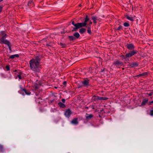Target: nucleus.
Instances as JSON below:
<instances>
[{
    "mask_svg": "<svg viewBox=\"0 0 153 153\" xmlns=\"http://www.w3.org/2000/svg\"><path fill=\"white\" fill-rule=\"evenodd\" d=\"M69 38L71 40H72L74 39V37L72 36H69Z\"/></svg>",
    "mask_w": 153,
    "mask_h": 153,
    "instance_id": "nucleus-26",
    "label": "nucleus"
},
{
    "mask_svg": "<svg viewBox=\"0 0 153 153\" xmlns=\"http://www.w3.org/2000/svg\"><path fill=\"white\" fill-rule=\"evenodd\" d=\"M79 6H81V4H80V5H79Z\"/></svg>",
    "mask_w": 153,
    "mask_h": 153,
    "instance_id": "nucleus-46",
    "label": "nucleus"
},
{
    "mask_svg": "<svg viewBox=\"0 0 153 153\" xmlns=\"http://www.w3.org/2000/svg\"><path fill=\"white\" fill-rule=\"evenodd\" d=\"M92 108H93V109H94V107H92Z\"/></svg>",
    "mask_w": 153,
    "mask_h": 153,
    "instance_id": "nucleus-43",
    "label": "nucleus"
},
{
    "mask_svg": "<svg viewBox=\"0 0 153 153\" xmlns=\"http://www.w3.org/2000/svg\"><path fill=\"white\" fill-rule=\"evenodd\" d=\"M148 101V99H145L143 101L142 104L140 106H142V105H145V104H146V103Z\"/></svg>",
    "mask_w": 153,
    "mask_h": 153,
    "instance_id": "nucleus-11",
    "label": "nucleus"
},
{
    "mask_svg": "<svg viewBox=\"0 0 153 153\" xmlns=\"http://www.w3.org/2000/svg\"><path fill=\"white\" fill-rule=\"evenodd\" d=\"M92 19L93 20L95 24L97 22V21H99V19L95 16H93L92 17Z\"/></svg>",
    "mask_w": 153,
    "mask_h": 153,
    "instance_id": "nucleus-10",
    "label": "nucleus"
},
{
    "mask_svg": "<svg viewBox=\"0 0 153 153\" xmlns=\"http://www.w3.org/2000/svg\"><path fill=\"white\" fill-rule=\"evenodd\" d=\"M22 90L23 91L25 94L27 95H29L30 94V93L29 91H26L25 89H22Z\"/></svg>",
    "mask_w": 153,
    "mask_h": 153,
    "instance_id": "nucleus-14",
    "label": "nucleus"
},
{
    "mask_svg": "<svg viewBox=\"0 0 153 153\" xmlns=\"http://www.w3.org/2000/svg\"><path fill=\"white\" fill-rule=\"evenodd\" d=\"M124 25L126 27H128L129 26V24L127 22H125L124 24Z\"/></svg>",
    "mask_w": 153,
    "mask_h": 153,
    "instance_id": "nucleus-27",
    "label": "nucleus"
},
{
    "mask_svg": "<svg viewBox=\"0 0 153 153\" xmlns=\"http://www.w3.org/2000/svg\"><path fill=\"white\" fill-rule=\"evenodd\" d=\"M93 115L92 114H86L85 115L86 118L87 119H89L93 117Z\"/></svg>",
    "mask_w": 153,
    "mask_h": 153,
    "instance_id": "nucleus-9",
    "label": "nucleus"
},
{
    "mask_svg": "<svg viewBox=\"0 0 153 153\" xmlns=\"http://www.w3.org/2000/svg\"><path fill=\"white\" fill-rule=\"evenodd\" d=\"M72 24L75 27H77V23L75 24L74 21L72 22Z\"/></svg>",
    "mask_w": 153,
    "mask_h": 153,
    "instance_id": "nucleus-31",
    "label": "nucleus"
},
{
    "mask_svg": "<svg viewBox=\"0 0 153 153\" xmlns=\"http://www.w3.org/2000/svg\"><path fill=\"white\" fill-rule=\"evenodd\" d=\"M147 74V73L145 72L142 74H140L138 75V76H145Z\"/></svg>",
    "mask_w": 153,
    "mask_h": 153,
    "instance_id": "nucleus-20",
    "label": "nucleus"
},
{
    "mask_svg": "<svg viewBox=\"0 0 153 153\" xmlns=\"http://www.w3.org/2000/svg\"><path fill=\"white\" fill-rule=\"evenodd\" d=\"M92 100L94 101H99V97L97 96H94L92 97Z\"/></svg>",
    "mask_w": 153,
    "mask_h": 153,
    "instance_id": "nucleus-13",
    "label": "nucleus"
},
{
    "mask_svg": "<svg viewBox=\"0 0 153 153\" xmlns=\"http://www.w3.org/2000/svg\"><path fill=\"white\" fill-rule=\"evenodd\" d=\"M86 31V29L84 28H81L80 30H79V33H81L82 34L84 33Z\"/></svg>",
    "mask_w": 153,
    "mask_h": 153,
    "instance_id": "nucleus-17",
    "label": "nucleus"
},
{
    "mask_svg": "<svg viewBox=\"0 0 153 153\" xmlns=\"http://www.w3.org/2000/svg\"><path fill=\"white\" fill-rule=\"evenodd\" d=\"M136 53L137 51H131L129 52V53L126 54L124 58H128L131 57V56L135 54Z\"/></svg>",
    "mask_w": 153,
    "mask_h": 153,
    "instance_id": "nucleus-3",
    "label": "nucleus"
},
{
    "mask_svg": "<svg viewBox=\"0 0 153 153\" xmlns=\"http://www.w3.org/2000/svg\"><path fill=\"white\" fill-rule=\"evenodd\" d=\"M83 86H86L88 85V81L87 79L84 80L82 82Z\"/></svg>",
    "mask_w": 153,
    "mask_h": 153,
    "instance_id": "nucleus-7",
    "label": "nucleus"
},
{
    "mask_svg": "<svg viewBox=\"0 0 153 153\" xmlns=\"http://www.w3.org/2000/svg\"><path fill=\"white\" fill-rule=\"evenodd\" d=\"M137 66V63H134L132 64L131 65V66L132 67H136Z\"/></svg>",
    "mask_w": 153,
    "mask_h": 153,
    "instance_id": "nucleus-25",
    "label": "nucleus"
},
{
    "mask_svg": "<svg viewBox=\"0 0 153 153\" xmlns=\"http://www.w3.org/2000/svg\"><path fill=\"white\" fill-rule=\"evenodd\" d=\"M2 37L0 40V42L1 44H4L7 45L8 46L9 49L10 50V43L7 40H5V39L6 37V35L5 34L4 32H2Z\"/></svg>",
    "mask_w": 153,
    "mask_h": 153,
    "instance_id": "nucleus-2",
    "label": "nucleus"
},
{
    "mask_svg": "<svg viewBox=\"0 0 153 153\" xmlns=\"http://www.w3.org/2000/svg\"><path fill=\"white\" fill-rule=\"evenodd\" d=\"M77 120V118H75L72 120L71 123L74 124H77L78 123Z\"/></svg>",
    "mask_w": 153,
    "mask_h": 153,
    "instance_id": "nucleus-12",
    "label": "nucleus"
},
{
    "mask_svg": "<svg viewBox=\"0 0 153 153\" xmlns=\"http://www.w3.org/2000/svg\"><path fill=\"white\" fill-rule=\"evenodd\" d=\"M87 25V23H86L85 22L83 23H77V27L78 28H80L82 27H85Z\"/></svg>",
    "mask_w": 153,
    "mask_h": 153,
    "instance_id": "nucleus-4",
    "label": "nucleus"
},
{
    "mask_svg": "<svg viewBox=\"0 0 153 153\" xmlns=\"http://www.w3.org/2000/svg\"><path fill=\"white\" fill-rule=\"evenodd\" d=\"M88 32L89 33H91V28L90 27H88V30H87Z\"/></svg>",
    "mask_w": 153,
    "mask_h": 153,
    "instance_id": "nucleus-30",
    "label": "nucleus"
},
{
    "mask_svg": "<svg viewBox=\"0 0 153 153\" xmlns=\"http://www.w3.org/2000/svg\"><path fill=\"white\" fill-rule=\"evenodd\" d=\"M114 63L116 65H122V62H120L119 61H116V62H114Z\"/></svg>",
    "mask_w": 153,
    "mask_h": 153,
    "instance_id": "nucleus-22",
    "label": "nucleus"
},
{
    "mask_svg": "<svg viewBox=\"0 0 153 153\" xmlns=\"http://www.w3.org/2000/svg\"><path fill=\"white\" fill-rule=\"evenodd\" d=\"M2 32H3L2 31ZM1 34H2V32H1ZM2 36V35H1V36Z\"/></svg>",
    "mask_w": 153,
    "mask_h": 153,
    "instance_id": "nucleus-42",
    "label": "nucleus"
},
{
    "mask_svg": "<svg viewBox=\"0 0 153 153\" xmlns=\"http://www.w3.org/2000/svg\"><path fill=\"white\" fill-rule=\"evenodd\" d=\"M18 76L19 79H22V77L20 75H18Z\"/></svg>",
    "mask_w": 153,
    "mask_h": 153,
    "instance_id": "nucleus-36",
    "label": "nucleus"
},
{
    "mask_svg": "<svg viewBox=\"0 0 153 153\" xmlns=\"http://www.w3.org/2000/svg\"><path fill=\"white\" fill-rule=\"evenodd\" d=\"M71 114L72 113L71 110L69 109H68L65 112V115L66 117H69Z\"/></svg>",
    "mask_w": 153,
    "mask_h": 153,
    "instance_id": "nucleus-5",
    "label": "nucleus"
},
{
    "mask_svg": "<svg viewBox=\"0 0 153 153\" xmlns=\"http://www.w3.org/2000/svg\"><path fill=\"white\" fill-rule=\"evenodd\" d=\"M126 17L128 19L131 21H133L135 17L134 16H129L128 15H126Z\"/></svg>",
    "mask_w": 153,
    "mask_h": 153,
    "instance_id": "nucleus-6",
    "label": "nucleus"
},
{
    "mask_svg": "<svg viewBox=\"0 0 153 153\" xmlns=\"http://www.w3.org/2000/svg\"><path fill=\"white\" fill-rule=\"evenodd\" d=\"M33 3L32 0H30L28 2V6H30Z\"/></svg>",
    "mask_w": 153,
    "mask_h": 153,
    "instance_id": "nucleus-23",
    "label": "nucleus"
},
{
    "mask_svg": "<svg viewBox=\"0 0 153 153\" xmlns=\"http://www.w3.org/2000/svg\"><path fill=\"white\" fill-rule=\"evenodd\" d=\"M92 23V22H91L90 21L89 24V25L91 26V25Z\"/></svg>",
    "mask_w": 153,
    "mask_h": 153,
    "instance_id": "nucleus-39",
    "label": "nucleus"
},
{
    "mask_svg": "<svg viewBox=\"0 0 153 153\" xmlns=\"http://www.w3.org/2000/svg\"><path fill=\"white\" fill-rule=\"evenodd\" d=\"M108 98L106 97H99V101L105 100H107Z\"/></svg>",
    "mask_w": 153,
    "mask_h": 153,
    "instance_id": "nucleus-16",
    "label": "nucleus"
},
{
    "mask_svg": "<svg viewBox=\"0 0 153 153\" xmlns=\"http://www.w3.org/2000/svg\"><path fill=\"white\" fill-rule=\"evenodd\" d=\"M74 36L76 38H78L79 37L80 35L79 33L77 32L74 34Z\"/></svg>",
    "mask_w": 153,
    "mask_h": 153,
    "instance_id": "nucleus-19",
    "label": "nucleus"
},
{
    "mask_svg": "<svg viewBox=\"0 0 153 153\" xmlns=\"http://www.w3.org/2000/svg\"><path fill=\"white\" fill-rule=\"evenodd\" d=\"M122 28V26H119L118 28L117 29V30H120Z\"/></svg>",
    "mask_w": 153,
    "mask_h": 153,
    "instance_id": "nucleus-34",
    "label": "nucleus"
},
{
    "mask_svg": "<svg viewBox=\"0 0 153 153\" xmlns=\"http://www.w3.org/2000/svg\"><path fill=\"white\" fill-rule=\"evenodd\" d=\"M59 44L62 48H64L66 47V45L65 44L60 42Z\"/></svg>",
    "mask_w": 153,
    "mask_h": 153,
    "instance_id": "nucleus-18",
    "label": "nucleus"
},
{
    "mask_svg": "<svg viewBox=\"0 0 153 153\" xmlns=\"http://www.w3.org/2000/svg\"><path fill=\"white\" fill-rule=\"evenodd\" d=\"M19 56L17 54L12 55L10 57V59H14L15 57H18Z\"/></svg>",
    "mask_w": 153,
    "mask_h": 153,
    "instance_id": "nucleus-15",
    "label": "nucleus"
},
{
    "mask_svg": "<svg viewBox=\"0 0 153 153\" xmlns=\"http://www.w3.org/2000/svg\"><path fill=\"white\" fill-rule=\"evenodd\" d=\"M152 92H151L149 94V96H151L152 95Z\"/></svg>",
    "mask_w": 153,
    "mask_h": 153,
    "instance_id": "nucleus-35",
    "label": "nucleus"
},
{
    "mask_svg": "<svg viewBox=\"0 0 153 153\" xmlns=\"http://www.w3.org/2000/svg\"><path fill=\"white\" fill-rule=\"evenodd\" d=\"M59 106L61 107L62 108H63L65 107V105L62 102H60L59 103Z\"/></svg>",
    "mask_w": 153,
    "mask_h": 153,
    "instance_id": "nucleus-21",
    "label": "nucleus"
},
{
    "mask_svg": "<svg viewBox=\"0 0 153 153\" xmlns=\"http://www.w3.org/2000/svg\"><path fill=\"white\" fill-rule=\"evenodd\" d=\"M48 45V46H50V45Z\"/></svg>",
    "mask_w": 153,
    "mask_h": 153,
    "instance_id": "nucleus-45",
    "label": "nucleus"
},
{
    "mask_svg": "<svg viewBox=\"0 0 153 153\" xmlns=\"http://www.w3.org/2000/svg\"><path fill=\"white\" fill-rule=\"evenodd\" d=\"M127 48L130 49H132L134 48V46L132 44H127L126 45Z\"/></svg>",
    "mask_w": 153,
    "mask_h": 153,
    "instance_id": "nucleus-8",
    "label": "nucleus"
},
{
    "mask_svg": "<svg viewBox=\"0 0 153 153\" xmlns=\"http://www.w3.org/2000/svg\"><path fill=\"white\" fill-rule=\"evenodd\" d=\"M75 27L73 29V31H76L79 28H78L77 27Z\"/></svg>",
    "mask_w": 153,
    "mask_h": 153,
    "instance_id": "nucleus-29",
    "label": "nucleus"
},
{
    "mask_svg": "<svg viewBox=\"0 0 153 153\" xmlns=\"http://www.w3.org/2000/svg\"><path fill=\"white\" fill-rule=\"evenodd\" d=\"M3 147L2 146L0 145V152H2L3 151Z\"/></svg>",
    "mask_w": 153,
    "mask_h": 153,
    "instance_id": "nucleus-28",
    "label": "nucleus"
},
{
    "mask_svg": "<svg viewBox=\"0 0 153 153\" xmlns=\"http://www.w3.org/2000/svg\"><path fill=\"white\" fill-rule=\"evenodd\" d=\"M153 103V101H151V102H149V104H149V105H150L151 103Z\"/></svg>",
    "mask_w": 153,
    "mask_h": 153,
    "instance_id": "nucleus-38",
    "label": "nucleus"
},
{
    "mask_svg": "<svg viewBox=\"0 0 153 153\" xmlns=\"http://www.w3.org/2000/svg\"><path fill=\"white\" fill-rule=\"evenodd\" d=\"M3 0H0V1H3Z\"/></svg>",
    "mask_w": 153,
    "mask_h": 153,
    "instance_id": "nucleus-44",
    "label": "nucleus"
},
{
    "mask_svg": "<svg viewBox=\"0 0 153 153\" xmlns=\"http://www.w3.org/2000/svg\"><path fill=\"white\" fill-rule=\"evenodd\" d=\"M2 7H0V13L1 12L2 10Z\"/></svg>",
    "mask_w": 153,
    "mask_h": 153,
    "instance_id": "nucleus-37",
    "label": "nucleus"
},
{
    "mask_svg": "<svg viewBox=\"0 0 153 153\" xmlns=\"http://www.w3.org/2000/svg\"><path fill=\"white\" fill-rule=\"evenodd\" d=\"M6 68L7 69V71H9L10 70V67L8 65H7L6 66Z\"/></svg>",
    "mask_w": 153,
    "mask_h": 153,
    "instance_id": "nucleus-33",
    "label": "nucleus"
},
{
    "mask_svg": "<svg viewBox=\"0 0 153 153\" xmlns=\"http://www.w3.org/2000/svg\"><path fill=\"white\" fill-rule=\"evenodd\" d=\"M62 101L63 102H65V100L64 99H63L62 100Z\"/></svg>",
    "mask_w": 153,
    "mask_h": 153,
    "instance_id": "nucleus-40",
    "label": "nucleus"
},
{
    "mask_svg": "<svg viewBox=\"0 0 153 153\" xmlns=\"http://www.w3.org/2000/svg\"><path fill=\"white\" fill-rule=\"evenodd\" d=\"M66 83V82H64V84H65Z\"/></svg>",
    "mask_w": 153,
    "mask_h": 153,
    "instance_id": "nucleus-41",
    "label": "nucleus"
},
{
    "mask_svg": "<svg viewBox=\"0 0 153 153\" xmlns=\"http://www.w3.org/2000/svg\"><path fill=\"white\" fill-rule=\"evenodd\" d=\"M150 115L152 116H153V110H151L150 111Z\"/></svg>",
    "mask_w": 153,
    "mask_h": 153,
    "instance_id": "nucleus-32",
    "label": "nucleus"
},
{
    "mask_svg": "<svg viewBox=\"0 0 153 153\" xmlns=\"http://www.w3.org/2000/svg\"><path fill=\"white\" fill-rule=\"evenodd\" d=\"M89 20V19L88 17L87 16H86V17L85 18V20L84 22H85L86 23H87V22Z\"/></svg>",
    "mask_w": 153,
    "mask_h": 153,
    "instance_id": "nucleus-24",
    "label": "nucleus"
},
{
    "mask_svg": "<svg viewBox=\"0 0 153 153\" xmlns=\"http://www.w3.org/2000/svg\"><path fill=\"white\" fill-rule=\"evenodd\" d=\"M39 61V59L37 58L31 60L30 61V68L33 71H39L40 70Z\"/></svg>",
    "mask_w": 153,
    "mask_h": 153,
    "instance_id": "nucleus-1",
    "label": "nucleus"
}]
</instances>
